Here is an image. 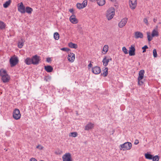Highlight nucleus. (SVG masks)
<instances>
[{
  "instance_id": "nucleus-45",
  "label": "nucleus",
  "mask_w": 161,
  "mask_h": 161,
  "mask_svg": "<svg viewBox=\"0 0 161 161\" xmlns=\"http://www.w3.org/2000/svg\"><path fill=\"white\" fill-rule=\"evenodd\" d=\"M29 161H37V160L36 158H32L30 159Z\"/></svg>"
},
{
  "instance_id": "nucleus-22",
  "label": "nucleus",
  "mask_w": 161,
  "mask_h": 161,
  "mask_svg": "<svg viewBox=\"0 0 161 161\" xmlns=\"http://www.w3.org/2000/svg\"><path fill=\"white\" fill-rule=\"evenodd\" d=\"M25 62L27 65H30L32 64V58H27L25 60Z\"/></svg>"
},
{
  "instance_id": "nucleus-7",
  "label": "nucleus",
  "mask_w": 161,
  "mask_h": 161,
  "mask_svg": "<svg viewBox=\"0 0 161 161\" xmlns=\"http://www.w3.org/2000/svg\"><path fill=\"white\" fill-rule=\"evenodd\" d=\"M18 10L21 13L24 14L25 12V8L23 3L21 2L18 4Z\"/></svg>"
},
{
  "instance_id": "nucleus-36",
  "label": "nucleus",
  "mask_w": 161,
  "mask_h": 161,
  "mask_svg": "<svg viewBox=\"0 0 161 161\" xmlns=\"http://www.w3.org/2000/svg\"><path fill=\"white\" fill-rule=\"evenodd\" d=\"M122 51L125 54H128V50L126 48V47H123L122 49Z\"/></svg>"
},
{
  "instance_id": "nucleus-41",
  "label": "nucleus",
  "mask_w": 161,
  "mask_h": 161,
  "mask_svg": "<svg viewBox=\"0 0 161 161\" xmlns=\"http://www.w3.org/2000/svg\"><path fill=\"white\" fill-rule=\"evenodd\" d=\"M83 7L84 8L85 7L87 4V1L86 0H84L83 2L82 3Z\"/></svg>"
},
{
  "instance_id": "nucleus-17",
  "label": "nucleus",
  "mask_w": 161,
  "mask_h": 161,
  "mask_svg": "<svg viewBox=\"0 0 161 161\" xmlns=\"http://www.w3.org/2000/svg\"><path fill=\"white\" fill-rule=\"evenodd\" d=\"M135 37L136 38H142L143 37V34L139 31H136L135 33Z\"/></svg>"
},
{
  "instance_id": "nucleus-15",
  "label": "nucleus",
  "mask_w": 161,
  "mask_h": 161,
  "mask_svg": "<svg viewBox=\"0 0 161 161\" xmlns=\"http://www.w3.org/2000/svg\"><path fill=\"white\" fill-rule=\"evenodd\" d=\"M135 48L134 46L132 45L130 47L129 54L130 56H134L135 55Z\"/></svg>"
},
{
  "instance_id": "nucleus-30",
  "label": "nucleus",
  "mask_w": 161,
  "mask_h": 161,
  "mask_svg": "<svg viewBox=\"0 0 161 161\" xmlns=\"http://www.w3.org/2000/svg\"><path fill=\"white\" fill-rule=\"evenodd\" d=\"M145 158L147 159H152L153 158V155L148 153H146L145 154Z\"/></svg>"
},
{
  "instance_id": "nucleus-25",
  "label": "nucleus",
  "mask_w": 161,
  "mask_h": 161,
  "mask_svg": "<svg viewBox=\"0 0 161 161\" xmlns=\"http://www.w3.org/2000/svg\"><path fill=\"white\" fill-rule=\"evenodd\" d=\"M25 12L28 14H31L33 11L32 9L29 7H26L25 9Z\"/></svg>"
},
{
  "instance_id": "nucleus-10",
  "label": "nucleus",
  "mask_w": 161,
  "mask_h": 161,
  "mask_svg": "<svg viewBox=\"0 0 161 161\" xmlns=\"http://www.w3.org/2000/svg\"><path fill=\"white\" fill-rule=\"evenodd\" d=\"M128 21V19L126 18H125L121 19L118 24V26L120 28H122L126 24Z\"/></svg>"
},
{
  "instance_id": "nucleus-46",
  "label": "nucleus",
  "mask_w": 161,
  "mask_h": 161,
  "mask_svg": "<svg viewBox=\"0 0 161 161\" xmlns=\"http://www.w3.org/2000/svg\"><path fill=\"white\" fill-rule=\"evenodd\" d=\"M92 64L90 63L88 65V69H90V68L92 67Z\"/></svg>"
},
{
  "instance_id": "nucleus-44",
  "label": "nucleus",
  "mask_w": 161,
  "mask_h": 161,
  "mask_svg": "<svg viewBox=\"0 0 161 161\" xmlns=\"http://www.w3.org/2000/svg\"><path fill=\"white\" fill-rule=\"evenodd\" d=\"M139 143V141L138 140L136 139V140L135 142H134V144L135 145H137Z\"/></svg>"
},
{
  "instance_id": "nucleus-29",
  "label": "nucleus",
  "mask_w": 161,
  "mask_h": 161,
  "mask_svg": "<svg viewBox=\"0 0 161 161\" xmlns=\"http://www.w3.org/2000/svg\"><path fill=\"white\" fill-rule=\"evenodd\" d=\"M11 0H9L6 1L3 4V6L4 8H7L11 3Z\"/></svg>"
},
{
  "instance_id": "nucleus-9",
  "label": "nucleus",
  "mask_w": 161,
  "mask_h": 161,
  "mask_svg": "<svg viewBox=\"0 0 161 161\" xmlns=\"http://www.w3.org/2000/svg\"><path fill=\"white\" fill-rule=\"evenodd\" d=\"M129 4L131 9H135L137 6V0H130Z\"/></svg>"
},
{
  "instance_id": "nucleus-40",
  "label": "nucleus",
  "mask_w": 161,
  "mask_h": 161,
  "mask_svg": "<svg viewBox=\"0 0 161 161\" xmlns=\"http://www.w3.org/2000/svg\"><path fill=\"white\" fill-rule=\"evenodd\" d=\"M148 48V47L147 45H145L142 48V49L143 50L142 53H144L146 52V49Z\"/></svg>"
},
{
  "instance_id": "nucleus-34",
  "label": "nucleus",
  "mask_w": 161,
  "mask_h": 161,
  "mask_svg": "<svg viewBox=\"0 0 161 161\" xmlns=\"http://www.w3.org/2000/svg\"><path fill=\"white\" fill-rule=\"evenodd\" d=\"M153 161H158L159 159V157L158 155H156L154 157H153Z\"/></svg>"
},
{
  "instance_id": "nucleus-12",
  "label": "nucleus",
  "mask_w": 161,
  "mask_h": 161,
  "mask_svg": "<svg viewBox=\"0 0 161 161\" xmlns=\"http://www.w3.org/2000/svg\"><path fill=\"white\" fill-rule=\"evenodd\" d=\"M92 71L93 73L95 75L100 74L101 72V69L100 67L96 66L92 68Z\"/></svg>"
},
{
  "instance_id": "nucleus-32",
  "label": "nucleus",
  "mask_w": 161,
  "mask_h": 161,
  "mask_svg": "<svg viewBox=\"0 0 161 161\" xmlns=\"http://www.w3.org/2000/svg\"><path fill=\"white\" fill-rule=\"evenodd\" d=\"M54 38L56 40H58L59 38V34L57 32H55L54 34Z\"/></svg>"
},
{
  "instance_id": "nucleus-39",
  "label": "nucleus",
  "mask_w": 161,
  "mask_h": 161,
  "mask_svg": "<svg viewBox=\"0 0 161 161\" xmlns=\"http://www.w3.org/2000/svg\"><path fill=\"white\" fill-rule=\"evenodd\" d=\"M60 50L65 52H68L69 50V49L66 47H63L61 48H60Z\"/></svg>"
},
{
  "instance_id": "nucleus-47",
  "label": "nucleus",
  "mask_w": 161,
  "mask_h": 161,
  "mask_svg": "<svg viewBox=\"0 0 161 161\" xmlns=\"http://www.w3.org/2000/svg\"><path fill=\"white\" fill-rule=\"evenodd\" d=\"M51 58H47V62H49L51 61Z\"/></svg>"
},
{
  "instance_id": "nucleus-1",
  "label": "nucleus",
  "mask_w": 161,
  "mask_h": 161,
  "mask_svg": "<svg viewBox=\"0 0 161 161\" xmlns=\"http://www.w3.org/2000/svg\"><path fill=\"white\" fill-rule=\"evenodd\" d=\"M150 33L147 32V38L148 41H151L153 38L154 37H158L159 35V33L157 29H153L151 35H150Z\"/></svg>"
},
{
  "instance_id": "nucleus-49",
  "label": "nucleus",
  "mask_w": 161,
  "mask_h": 161,
  "mask_svg": "<svg viewBox=\"0 0 161 161\" xmlns=\"http://www.w3.org/2000/svg\"><path fill=\"white\" fill-rule=\"evenodd\" d=\"M69 11H70V12H71V13H73L74 10H73V9L71 8L69 10Z\"/></svg>"
},
{
  "instance_id": "nucleus-42",
  "label": "nucleus",
  "mask_w": 161,
  "mask_h": 161,
  "mask_svg": "<svg viewBox=\"0 0 161 161\" xmlns=\"http://www.w3.org/2000/svg\"><path fill=\"white\" fill-rule=\"evenodd\" d=\"M144 23L146 24L147 25H148V20L147 18H144L143 19Z\"/></svg>"
},
{
  "instance_id": "nucleus-48",
  "label": "nucleus",
  "mask_w": 161,
  "mask_h": 161,
  "mask_svg": "<svg viewBox=\"0 0 161 161\" xmlns=\"http://www.w3.org/2000/svg\"><path fill=\"white\" fill-rule=\"evenodd\" d=\"M50 78L49 77H48L47 78H45L44 79V80H45L46 81H47L48 80H50Z\"/></svg>"
},
{
  "instance_id": "nucleus-27",
  "label": "nucleus",
  "mask_w": 161,
  "mask_h": 161,
  "mask_svg": "<svg viewBox=\"0 0 161 161\" xmlns=\"http://www.w3.org/2000/svg\"><path fill=\"white\" fill-rule=\"evenodd\" d=\"M6 25L3 21L0 20V29L3 30L5 28Z\"/></svg>"
},
{
  "instance_id": "nucleus-23",
  "label": "nucleus",
  "mask_w": 161,
  "mask_h": 161,
  "mask_svg": "<svg viewBox=\"0 0 161 161\" xmlns=\"http://www.w3.org/2000/svg\"><path fill=\"white\" fill-rule=\"evenodd\" d=\"M97 4L100 6H102L105 3V0H97Z\"/></svg>"
},
{
  "instance_id": "nucleus-6",
  "label": "nucleus",
  "mask_w": 161,
  "mask_h": 161,
  "mask_svg": "<svg viewBox=\"0 0 161 161\" xmlns=\"http://www.w3.org/2000/svg\"><path fill=\"white\" fill-rule=\"evenodd\" d=\"M63 161H72L71 154L67 153L64 154L62 157Z\"/></svg>"
},
{
  "instance_id": "nucleus-24",
  "label": "nucleus",
  "mask_w": 161,
  "mask_h": 161,
  "mask_svg": "<svg viewBox=\"0 0 161 161\" xmlns=\"http://www.w3.org/2000/svg\"><path fill=\"white\" fill-rule=\"evenodd\" d=\"M108 68L107 67H105L103 70L102 75L104 76H106L108 74Z\"/></svg>"
},
{
  "instance_id": "nucleus-31",
  "label": "nucleus",
  "mask_w": 161,
  "mask_h": 161,
  "mask_svg": "<svg viewBox=\"0 0 161 161\" xmlns=\"http://www.w3.org/2000/svg\"><path fill=\"white\" fill-rule=\"evenodd\" d=\"M77 135L78 134L76 132H73L69 133V136L75 137L77 136Z\"/></svg>"
},
{
  "instance_id": "nucleus-8",
  "label": "nucleus",
  "mask_w": 161,
  "mask_h": 161,
  "mask_svg": "<svg viewBox=\"0 0 161 161\" xmlns=\"http://www.w3.org/2000/svg\"><path fill=\"white\" fill-rule=\"evenodd\" d=\"M111 61L112 58L109 56H105L102 60L103 64L104 66H106L108 65V62Z\"/></svg>"
},
{
  "instance_id": "nucleus-5",
  "label": "nucleus",
  "mask_w": 161,
  "mask_h": 161,
  "mask_svg": "<svg viewBox=\"0 0 161 161\" xmlns=\"http://www.w3.org/2000/svg\"><path fill=\"white\" fill-rule=\"evenodd\" d=\"M19 61L18 58L17 57H11L9 60L10 66L11 67H13L18 63Z\"/></svg>"
},
{
  "instance_id": "nucleus-50",
  "label": "nucleus",
  "mask_w": 161,
  "mask_h": 161,
  "mask_svg": "<svg viewBox=\"0 0 161 161\" xmlns=\"http://www.w3.org/2000/svg\"><path fill=\"white\" fill-rule=\"evenodd\" d=\"M153 21L155 23L157 21V19L155 18H154L153 19Z\"/></svg>"
},
{
  "instance_id": "nucleus-4",
  "label": "nucleus",
  "mask_w": 161,
  "mask_h": 161,
  "mask_svg": "<svg viewBox=\"0 0 161 161\" xmlns=\"http://www.w3.org/2000/svg\"><path fill=\"white\" fill-rule=\"evenodd\" d=\"M13 117L16 120L20 119L21 117V114L20 111L18 109L15 108L13 111Z\"/></svg>"
},
{
  "instance_id": "nucleus-37",
  "label": "nucleus",
  "mask_w": 161,
  "mask_h": 161,
  "mask_svg": "<svg viewBox=\"0 0 161 161\" xmlns=\"http://www.w3.org/2000/svg\"><path fill=\"white\" fill-rule=\"evenodd\" d=\"M24 43L22 42H19L18 44V47L19 48H21L23 46Z\"/></svg>"
},
{
  "instance_id": "nucleus-3",
  "label": "nucleus",
  "mask_w": 161,
  "mask_h": 161,
  "mask_svg": "<svg viewBox=\"0 0 161 161\" xmlns=\"http://www.w3.org/2000/svg\"><path fill=\"white\" fill-rule=\"evenodd\" d=\"M115 14V9L113 8H109L107 11L106 17L108 20H110L114 17Z\"/></svg>"
},
{
  "instance_id": "nucleus-2",
  "label": "nucleus",
  "mask_w": 161,
  "mask_h": 161,
  "mask_svg": "<svg viewBox=\"0 0 161 161\" xmlns=\"http://www.w3.org/2000/svg\"><path fill=\"white\" fill-rule=\"evenodd\" d=\"M132 147V144L130 142H125L124 144H120L119 147L120 150L125 151L130 150Z\"/></svg>"
},
{
  "instance_id": "nucleus-35",
  "label": "nucleus",
  "mask_w": 161,
  "mask_h": 161,
  "mask_svg": "<svg viewBox=\"0 0 161 161\" xmlns=\"http://www.w3.org/2000/svg\"><path fill=\"white\" fill-rule=\"evenodd\" d=\"M76 6L77 8L79 9H80L84 8L82 3H77L76 4Z\"/></svg>"
},
{
  "instance_id": "nucleus-14",
  "label": "nucleus",
  "mask_w": 161,
  "mask_h": 161,
  "mask_svg": "<svg viewBox=\"0 0 161 161\" xmlns=\"http://www.w3.org/2000/svg\"><path fill=\"white\" fill-rule=\"evenodd\" d=\"M69 20L71 23L74 24H77L78 22V20L74 15H72L70 17Z\"/></svg>"
},
{
  "instance_id": "nucleus-13",
  "label": "nucleus",
  "mask_w": 161,
  "mask_h": 161,
  "mask_svg": "<svg viewBox=\"0 0 161 161\" xmlns=\"http://www.w3.org/2000/svg\"><path fill=\"white\" fill-rule=\"evenodd\" d=\"M67 58L69 62H73L75 58V54L73 53H70L68 55Z\"/></svg>"
},
{
  "instance_id": "nucleus-38",
  "label": "nucleus",
  "mask_w": 161,
  "mask_h": 161,
  "mask_svg": "<svg viewBox=\"0 0 161 161\" xmlns=\"http://www.w3.org/2000/svg\"><path fill=\"white\" fill-rule=\"evenodd\" d=\"M153 56L154 57H157V52L156 49H154L153 51Z\"/></svg>"
},
{
  "instance_id": "nucleus-19",
  "label": "nucleus",
  "mask_w": 161,
  "mask_h": 161,
  "mask_svg": "<svg viewBox=\"0 0 161 161\" xmlns=\"http://www.w3.org/2000/svg\"><path fill=\"white\" fill-rule=\"evenodd\" d=\"M94 124L91 123H89L87 124L85 127V130H89L93 128Z\"/></svg>"
},
{
  "instance_id": "nucleus-33",
  "label": "nucleus",
  "mask_w": 161,
  "mask_h": 161,
  "mask_svg": "<svg viewBox=\"0 0 161 161\" xmlns=\"http://www.w3.org/2000/svg\"><path fill=\"white\" fill-rule=\"evenodd\" d=\"M138 80V84L139 86L142 85L144 83V81L143 80V79H137Z\"/></svg>"
},
{
  "instance_id": "nucleus-18",
  "label": "nucleus",
  "mask_w": 161,
  "mask_h": 161,
  "mask_svg": "<svg viewBox=\"0 0 161 161\" xmlns=\"http://www.w3.org/2000/svg\"><path fill=\"white\" fill-rule=\"evenodd\" d=\"M145 73L144 70L142 69L140 70L138 73V77L137 79H143L144 77V73Z\"/></svg>"
},
{
  "instance_id": "nucleus-20",
  "label": "nucleus",
  "mask_w": 161,
  "mask_h": 161,
  "mask_svg": "<svg viewBox=\"0 0 161 161\" xmlns=\"http://www.w3.org/2000/svg\"><path fill=\"white\" fill-rule=\"evenodd\" d=\"M45 70L48 72H51L53 70V68L50 66L48 65L45 66Z\"/></svg>"
},
{
  "instance_id": "nucleus-51",
  "label": "nucleus",
  "mask_w": 161,
  "mask_h": 161,
  "mask_svg": "<svg viewBox=\"0 0 161 161\" xmlns=\"http://www.w3.org/2000/svg\"><path fill=\"white\" fill-rule=\"evenodd\" d=\"M112 2H114V0H110Z\"/></svg>"
},
{
  "instance_id": "nucleus-11",
  "label": "nucleus",
  "mask_w": 161,
  "mask_h": 161,
  "mask_svg": "<svg viewBox=\"0 0 161 161\" xmlns=\"http://www.w3.org/2000/svg\"><path fill=\"white\" fill-rule=\"evenodd\" d=\"M40 60V57L37 55L33 56L32 58V64H37Z\"/></svg>"
},
{
  "instance_id": "nucleus-26",
  "label": "nucleus",
  "mask_w": 161,
  "mask_h": 161,
  "mask_svg": "<svg viewBox=\"0 0 161 161\" xmlns=\"http://www.w3.org/2000/svg\"><path fill=\"white\" fill-rule=\"evenodd\" d=\"M69 47L71 48L76 49L77 47V45L72 42H70L69 44Z\"/></svg>"
},
{
  "instance_id": "nucleus-16",
  "label": "nucleus",
  "mask_w": 161,
  "mask_h": 161,
  "mask_svg": "<svg viewBox=\"0 0 161 161\" xmlns=\"http://www.w3.org/2000/svg\"><path fill=\"white\" fill-rule=\"evenodd\" d=\"M10 79V76L8 74L4 76H3L2 78V80L4 83H6L8 82L9 81Z\"/></svg>"
},
{
  "instance_id": "nucleus-43",
  "label": "nucleus",
  "mask_w": 161,
  "mask_h": 161,
  "mask_svg": "<svg viewBox=\"0 0 161 161\" xmlns=\"http://www.w3.org/2000/svg\"><path fill=\"white\" fill-rule=\"evenodd\" d=\"M36 148L39 149L40 150L42 149L43 147L41 145H39L36 147Z\"/></svg>"
},
{
  "instance_id": "nucleus-21",
  "label": "nucleus",
  "mask_w": 161,
  "mask_h": 161,
  "mask_svg": "<svg viewBox=\"0 0 161 161\" xmlns=\"http://www.w3.org/2000/svg\"><path fill=\"white\" fill-rule=\"evenodd\" d=\"M8 75L6 70L3 69H1L0 70V75L2 78L5 75Z\"/></svg>"
},
{
  "instance_id": "nucleus-28",
  "label": "nucleus",
  "mask_w": 161,
  "mask_h": 161,
  "mask_svg": "<svg viewBox=\"0 0 161 161\" xmlns=\"http://www.w3.org/2000/svg\"><path fill=\"white\" fill-rule=\"evenodd\" d=\"M108 45H105L103 47V51L104 52L103 53L104 54H105L108 51Z\"/></svg>"
}]
</instances>
